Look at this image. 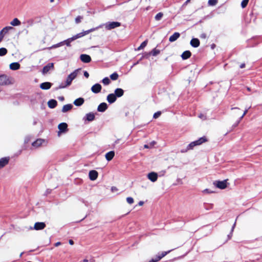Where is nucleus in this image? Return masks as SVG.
Returning <instances> with one entry per match:
<instances>
[{"instance_id":"13","label":"nucleus","mask_w":262,"mask_h":262,"mask_svg":"<svg viewBox=\"0 0 262 262\" xmlns=\"http://www.w3.org/2000/svg\"><path fill=\"white\" fill-rule=\"evenodd\" d=\"M117 98L114 93H111L107 95L106 100L110 104H112L116 101Z\"/></svg>"},{"instance_id":"53","label":"nucleus","mask_w":262,"mask_h":262,"mask_svg":"<svg viewBox=\"0 0 262 262\" xmlns=\"http://www.w3.org/2000/svg\"><path fill=\"white\" fill-rule=\"evenodd\" d=\"M188 150V149H187V147H186V149H181L180 151L182 153H185V152H187Z\"/></svg>"},{"instance_id":"24","label":"nucleus","mask_w":262,"mask_h":262,"mask_svg":"<svg viewBox=\"0 0 262 262\" xmlns=\"http://www.w3.org/2000/svg\"><path fill=\"white\" fill-rule=\"evenodd\" d=\"M48 105L50 108H54L57 106V102L55 99H50L48 102Z\"/></svg>"},{"instance_id":"29","label":"nucleus","mask_w":262,"mask_h":262,"mask_svg":"<svg viewBox=\"0 0 262 262\" xmlns=\"http://www.w3.org/2000/svg\"><path fill=\"white\" fill-rule=\"evenodd\" d=\"M84 35H85V33L84 31H83L82 32H80V33H78L76 35H74L73 36H72L71 37L72 38L71 40H73L74 41V40H76V39H77L78 38H79L80 37H83Z\"/></svg>"},{"instance_id":"62","label":"nucleus","mask_w":262,"mask_h":262,"mask_svg":"<svg viewBox=\"0 0 262 262\" xmlns=\"http://www.w3.org/2000/svg\"><path fill=\"white\" fill-rule=\"evenodd\" d=\"M60 245V242H57L55 244V246H57L58 245Z\"/></svg>"},{"instance_id":"41","label":"nucleus","mask_w":262,"mask_h":262,"mask_svg":"<svg viewBox=\"0 0 262 262\" xmlns=\"http://www.w3.org/2000/svg\"><path fill=\"white\" fill-rule=\"evenodd\" d=\"M159 53L160 51L159 50H157L156 49H154L151 52V55L154 56H157Z\"/></svg>"},{"instance_id":"25","label":"nucleus","mask_w":262,"mask_h":262,"mask_svg":"<svg viewBox=\"0 0 262 262\" xmlns=\"http://www.w3.org/2000/svg\"><path fill=\"white\" fill-rule=\"evenodd\" d=\"M115 156V151H110L107 152L105 154V158L108 161H110L113 159L114 157Z\"/></svg>"},{"instance_id":"23","label":"nucleus","mask_w":262,"mask_h":262,"mask_svg":"<svg viewBox=\"0 0 262 262\" xmlns=\"http://www.w3.org/2000/svg\"><path fill=\"white\" fill-rule=\"evenodd\" d=\"M180 36V34L179 32L174 33L169 38V41L171 42L175 41Z\"/></svg>"},{"instance_id":"44","label":"nucleus","mask_w":262,"mask_h":262,"mask_svg":"<svg viewBox=\"0 0 262 262\" xmlns=\"http://www.w3.org/2000/svg\"><path fill=\"white\" fill-rule=\"evenodd\" d=\"M161 115V112L160 111H158L157 112H156L154 115H153V118L154 119H157L159 117H160V116Z\"/></svg>"},{"instance_id":"49","label":"nucleus","mask_w":262,"mask_h":262,"mask_svg":"<svg viewBox=\"0 0 262 262\" xmlns=\"http://www.w3.org/2000/svg\"><path fill=\"white\" fill-rule=\"evenodd\" d=\"M204 193H213V191H211L210 189H205L203 190V191Z\"/></svg>"},{"instance_id":"27","label":"nucleus","mask_w":262,"mask_h":262,"mask_svg":"<svg viewBox=\"0 0 262 262\" xmlns=\"http://www.w3.org/2000/svg\"><path fill=\"white\" fill-rule=\"evenodd\" d=\"M20 68V64L18 62H12L10 64V69L12 70H17Z\"/></svg>"},{"instance_id":"9","label":"nucleus","mask_w":262,"mask_h":262,"mask_svg":"<svg viewBox=\"0 0 262 262\" xmlns=\"http://www.w3.org/2000/svg\"><path fill=\"white\" fill-rule=\"evenodd\" d=\"M98 173L95 170H92L89 171V176L91 181H95L98 178Z\"/></svg>"},{"instance_id":"56","label":"nucleus","mask_w":262,"mask_h":262,"mask_svg":"<svg viewBox=\"0 0 262 262\" xmlns=\"http://www.w3.org/2000/svg\"><path fill=\"white\" fill-rule=\"evenodd\" d=\"M240 68L242 69L245 67V63H242L240 66Z\"/></svg>"},{"instance_id":"61","label":"nucleus","mask_w":262,"mask_h":262,"mask_svg":"<svg viewBox=\"0 0 262 262\" xmlns=\"http://www.w3.org/2000/svg\"><path fill=\"white\" fill-rule=\"evenodd\" d=\"M119 139H117L115 141V144H118L119 143Z\"/></svg>"},{"instance_id":"64","label":"nucleus","mask_w":262,"mask_h":262,"mask_svg":"<svg viewBox=\"0 0 262 262\" xmlns=\"http://www.w3.org/2000/svg\"><path fill=\"white\" fill-rule=\"evenodd\" d=\"M88 260L86 259H84L83 260V262H88Z\"/></svg>"},{"instance_id":"35","label":"nucleus","mask_w":262,"mask_h":262,"mask_svg":"<svg viewBox=\"0 0 262 262\" xmlns=\"http://www.w3.org/2000/svg\"><path fill=\"white\" fill-rule=\"evenodd\" d=\"M147 44V40H146L142 42L140 46L138 48L137 50H140L141 49H143L144 48H145Z\"/></svg>"},{"instance_id":"7","label":"nucleus","mask_w":262,"mask_h":262,"mask_svg":"<svg viewBox=\"0 0 262 262\" xmlns=\"http://www.w3.org/2000/svg\"><path fill=\"white\" fill-rule=\"evenodd\" d=\"M14 28L11 26H7L4 27L1 31H0V42L3 39V38L5 35L8 32V31L10 30H12Z\"/></svg>"},{"instance_id":"36","label":"nucleus","mask_w":262,"mask_h":262,"mask_svg":"<svg viewBox=\"0 0 262 262\" xmlns=\"http://www.w3.org/2000/svg\"><path fill=\"white\" fill-rule=\"evenodd\" d=\"M102 82L105 85H108L110 82H111V80L110 79H109L108 77H106L105 78H104L102 80Z\"/></svg>"},{"instance_id":"45","label":"nucleus","mask_w":262,"mask_h":262,"mask_svg":"<svg viewBox=\"0 0 262 262\" xmlns=\"http://www.w3.org/2000/svg\"><path fill=\"white\" fill-rule=\"evenodd\" d=\"M126 201L129 204H132L134 203V199L132 197H127Z\"/></svg>"},{"instance_id":"48","label":"nucleus","mask_w":262,"mask_h":262,"mask_svg":"<svg viewBox=\"0 0 262 262\" xmlns=\"http://www.w3.org/2000/svg\"><path fill=\"white\" fill-rule=\"evenodd\" d=\"M199 117L202 119L203 120H205L207 119V117L205 115H204V114H201L199 115Z\"/></svg>"},{"instance_id":"8","label":"nucleus","mask_w":262,"mask_h":262,"mask_svg":"<svg viewBox=\"0 0 262 262\" xmlns=\"http://www.w3.org/2000/svg\"><path fill=\"white\" fill-rule=\"evenodd\" d=\"M102 89V86L100 84L97 83L95 84H94L91 87V91L93 93L95 94H97L100 92L101 90Z\"/></svg>"},{"instance_id":"42","label":"nucleus","mask_w":262,"mask_h":262,"mask_svg":"<svg viewBox=\"0 0 262 262\" xmlns=\"http://www.w3.org/2000/svg\"><path fill=\"white\" fill-rule=\"evenodd\" d=\"M248 2L249 0H243V1L241 3V7L243 8H245L247 6Z\"/></svg>"},{"instance_id":"37","label":"nucleus","mask_w":262,"mask_h":262,"mask_svg":"<svg viewBox=\"0 0 262 262\" xmlns=\"http://www.w3.org/2000/svg\"><path fill=\"white\" fill-rule=\"evenodd\" d=\"M163 15V13L159 12L156 14V15L155 17V18L156 20H158V21L160 20L161 19V18L162 17Z\"/></svg>"},{"instance_id":"63","label":"nucleus","mask_w":262,"mask_h":262,"mask_svg":"<svg viewBox=\"0 0 262 262\" xmlns=\"http://www.w3.org/2000/svg\"><path fill=\"white\" fill-rule=\"evenodd\" d=\"M190 0H187L185 3H184V5H186L188 2H189Z\"/></svg>"},{"instance_id":"30","label":"nucleus","mask_w":262,"mask_h":262,"mask_svg":"<svg viewBox=\"0 0 262 262\" xmlns=\"http://www.w3.org/2000/svg\"><path fill=\"white\" fill-rule=\"evenodd\" d=\"M21 24V22L20 21V20L17 18H15L13 19L12 21H11L10 23V24L12 26H19Z\"/></svg>"},{"instance_id":"58","label":"nucleus","mask_w":262,"mask_h":262,"mask_svg":"<svg viewBox=\"0 0 262 262\" xmlns=\"http://www.w3.org/2000/svg\"><path fill=\"white\" fill-rule=\"evenodd\" d=\"M144 204V202L143 201H140L138 203L139 206H142Z\"/></svg>"},{"instance_id":"14","label":"nucleus","mask_w":262,"mask_h":262,"mask_svg":"<svg viewBox=\"0 0 262 262\" xmlns=\"http://www.w3.org/2000/svg\"><path fill=\"white\" fill-rule=\"evenodd\" d=\"M46 227V224L43 222H36L34 226V229L39 230L43 229Z\"/></svg>"},{"instance_id":"47","label":"nucleus","mask_w":262,"mask_h":262,"mask_svg":"<svg viewBox=\"0 0 262 262\" xmlns=\"http://www.w3.org/2000/svg\"><path fill=\"white\" fill-rule=\"evenodd\" d=\"M98 28V27L96 28H92V29H89V30H88L85 31H84V32H85V35H87V34H88L89 33H90V32H93V31H95V30H96Z\"/></svg>"},{"instance_id":"6","label":"nucleus","mask_w":262,"mask_h":262,"mask_svg":"<svg viewBox=\"0 0 262 262\" xmlns=\"http://www.w3.org/2000/svg\"><path fill=\"white\" fill-rule=\"evenodd\" d=\"M10 84H11V81L7 75H0V85H7Z\"/></svg>"},{"instance_id":"5","label":"nucleus","mask_w":262,"mask_h":262,"mask_svg":"<svg viewBox=\"0 0 262 262\" xmlns=\"http://www.w3.org/2000/svg\"><path fill=\"white\" fill-rule=\"evenodd\" d=\"M213 184L217 188L221 189H225L227 186V180L223 181H215L213 182Z\"/></svg>"},{"instance_id":"20","label":"nucleus","mask_w":262,"mask_h":262,"mask_svg":"<svg viewBox=\"0 0 262 262\" xmlns=\"http://www.w3.org/2000/svg\"><path fill=\"white\" fill-rule=\"evenodd\" d=\"M124 91L121 88H117L115 89L114 91V94L115 95L117 98H119L122 97L124 94Z\"/></svg>"},{"instance_id":"22","label":"nucleus","mask_w":262,"mask_h":262,"mask_svg":"<svg viewBox=\"0 0 262 262\" xmlns=\"http://www.w3.org/2000/svg\"><path fill=\"white\" fill-rule=\"evenodd\" d=\"M83 119L88 121H92L95 119V115L93 113H89L85 115Z\"/></svg>"},{"instance_id":"46","label":"nucleus","mask_w":262,"mask_h":262,"mask_svg":"<svg viewBox=\"0 0 262 262\" xmlns=\"http://www.w3.org/2000/svg\"><path fill=\"white\" fill-rule=\"evenodd\" d=\"M83 18V17L82 16H78L76 18H75V23L76 24H79V23L81 22V19Z\"/></svg>"},{"instance_id":"34","label":"nucleus","mask_w":262,"mask_h":262,"mask_svg":"<svg viewBox=\"0 0 262 262\" xmlns=\"http://www.w3.org/2000/svg\"><path fill=\"white\" fill-rule=\"evenodd\" d=\"M7 50L5 48H0V56H3L7 53Z\"/></svg>"},{"instance_id":"16","label":"nucleus","mask_w":262,"mask_h":262,"mask_svg":"<svg viewBox=\"0 0 262 262\" xmlns=\"http://www.w3.org/2000/svg\"><path fill=\"white\" fill-rule=\"evenodd\" d=\"M58 128L60 132L64 133L68 130V124L65 122L60 123L58 125Z\"/></svg>"},{"instance_id":"12","label":"nucleus","mask_w":262,"mask_h":262,"mask_svg":"<svg viewBox=\"0 0 262 262\" xmlns=\"http://www.w3.org/2000/svg\"><path fill=\"white\" fill-rule=\"evenodd\" d=\"M147 178L152 182H155L157 180L158 174L155 172H151L148 174Z\"/></svg>"},{"instance_id":"19","label":"nucleus","mask_w":262,"mask_h":262,"mask_svg":"<svg viewBox=\"0 0 262 262\" xmlns=\"http://www.w3.org/2000/svg\"><path fill=\"white\" fill-rule=\"evenodd\" d=\"M190 44L193 48H198L200 45V42L198 38H193L190 40Z\"/></svg>"},{"instance_id":"15","label":"nucleus","mask_w":262,"mask_h":262,"mask_svg":"<svg viewBox=\"0 0 262 262\" xmlns=\"http://www.w3.org/2000/svg\"><path fill=\"white\" fill-rule=\"evenodd\" d=\"M10 158L9 157H4L0 159V169L3 168L8 164Z\"/></svg>"},{"instance_id":"51","label":"nucleus","mask_w":262,"mask_h":262,"mask_svg":"<svg viewBox=\"0 0 262 262\" xmlns=\"http://www.w3.org/2000/svg\"><path fill=\"white\" fill-rule=\"evenodd\" d=\"M83 75H84V77H86V78H89V73H88L87 71H84V72H83Z\"/></svg>"},{"instance_id":"54","label":"nucleus","mask_w":262,"mask_h":262,"mask_svg":"<svg viewBox=\"0 0 262 262\" xmlns=\"http://www.w3.org/2000/svg\"><path fill=\"white\" fill-rule=\"evenodd\" d=\"M58 99L60 101H63L64 98V97H63V96H60L58 97Z\"/></svg>"},{"instance_id":"40","label":"nucleus","mask_w":262,"mask_h":262,"mask_svg":"<svg viewBox=\"0 0 262 262\" xmlns=\"http://www.w3.org/2000/svg\"><path fill=\"white\" fill-rule=\"evenodd\" d=\"M204 207L206 210H209V209H212L213 208V205L211 204L205 203L204 204Z\"/></svg>"},{"instance_id":"10","label":"nucleus","mask_w":262,"mask_h":262,"mask_svg":"<svg viewBox=\"0 0 262 262\" xmlns=\"http://www.w3.org/2000/svg\"><path fill=\"white\" fill-rule=\"evenodd\" d=\"M80 60L84 63H89L91 61V57L90 55L87 54H81L80 56Z\"/></svg>"},{"instance_id":"11","label":"nucleus","mask_w":262,"mask_h":262,"mask_svg":"<svg viewBox=\"0 0 262 262\" xmlns=\"http://www.w3.org/2000/svg\"><path fill=\"white\" fill-rule=\"evenodd\" d=\"M108 108V105L105 102L101 103L97 107V111L99 112H104Z\"/></svg>"},{"instance_id":"59","label":"nucleus","mask_w":262,"mask_h":262,"mask_svg":"<svg viewBox=\"0 0 262 262\" xmlns=\"http://www.w3.org/2000/svg\"><path fill=\"white\" fill-rule=\"evenodd\" d=\"M139 61H138L137 62H136L134 63L133 64V65L132 66V67H131V68H132L134 66H135L137 65V64H138V63H139Z\"/></svg>"},{"instance_id":"50","label":"nucleus","mask_w":262,"mask_h":262,"mask_svg":"<svg viewBox=\"0 0 262 262\" xmlns=\"http://www.w3.org/2000/svg\"><path fill=\"white\" fill-rule=\"evenodd\" d=\"M248 109H246V110L244 111V112L243 114V115L241 116V117L239 118H240V120H242V118L244 117V116H245V115L247 113V112H248Z\"/></svg>"},{"instance_id":"17","label":"nucleus","mask_w":262,"mask_h":262,"mask_svg":"<svg viewBox=\"0 0 262 262\" xmlns=\"http://www.w3.org/2000/svg\"><path fill=\"white\" fill-rule=\"evenodd\" d=\"M53 63H49L43 68L42 70V73L43 74H47L51 69L53 68Z\"/></svg>"},{"instance_id":"57","label":"nucleus","mask_w":262,"mask_h":262,"mask_svg":"<svg viewBox=\"0 0 262 262\" xmlns=\"http://www.w3.org/2000/svg\"><path fill=\"white\" fill-rule=\"evenodd\" d=\"M241 120H240V119H239V120L236 123H234V125L233 126L234 127L238 125V124L239 123Z\"/></svg>"},{"instance_id":"3","label":"nucleus","mask_w":262,"mask_h":262,"mask_svg":"<svg viewBox=\"0 0 262 262\" xmlns=\"http://www.w3.org/2000/svg\"><path fill=\"white\" fill-rule=\"evenodd\" d=\"M120 26L121 23L118 21L107 22L104 24L105 29L108 30H112Z\"/></svg>"},{"instance_id":"4","label":"nucleus","mask_w":262,"mask_h":262,"mask_svg":"<svg viewBox=\"0 0 262 262\" xmlns=\"http://www.w3.org/2000/svg\"><path fill=\"white\" fill-rule=\"evenodd\" d=\"M171 250L168 251L162 252L161 253H159L155 257L151 258L149 262H157L162 259L163 257L166 255L168 253L171 252Z\"/></svg>"},{"instance_id":"32","label":"nucleus","mask_w":262,"mask_h":262,"mask_svg":"<svg viewBox=\"0 0 262 262\" xmlns=\"http://www.w3.org/2000/svg\"><path fill=\"white\" fill-rule=\"evenodd\" d=\"M71 39H72V38L70 37V38H68L66 40L62 41L63 45H66L68 47H70L71 42L73 41V40H71Z\"/></svg>"},{"instance_id":"18","label":"nucleus","mask_w":262,"mask_h":262,"mask_svg":"<svg viewBox=\"0 0 262 262\" xmlns=\"http://www.w3.org/2000/svg\"><path fill=\"white\" fill-rule=\"evenodd\" d=\"M52 83L50 82H42L40 84V88L42 90H47L51 88Z\"/></svg>"},{"instance_id":"39","label":"nucleus","mask_w":262,"mask_h":262,"mask_svg":"<svg viewBox=\"0 0 262 262\" xmlns=\"http://www.w3.org/2000/svg\"><path fill=\"white\" fill-rule=\"evenodd\" d=\"M217 3V0H209L208 4L209 6H215Z\"/></svg>"},{"instance_id":"21","label":"nucleus","mask_w":262,"mask_h":262,"mask_svg":"<svg viewBox=\"0 0 262 262\" xmlns=\"http://www.w3.org/2000/svg\"><path fill=\"white\" fill-rule=\"evenodd\" d=\"M84 99L82 97H80L75 99L73 103L76 106H80L84 103Z\"/></svg>"},{"instance_id":"33","label":"nucleus","mask_w":262,"mask_h":262,"mask_svg":"<svg viewBox=\"0 0 262 262\" xmlns=\"http://www.w3.org/2000/svg\"><path fill=\"white\" fill-rule=\"evenodd\" d=\"M119 75L117 72H114L110 75V78L112 80H116L118 78Z\"/></svg>"},{"instance_id":"52","label":"nucleus","mask_w":262,"mask_h":262,"mask_svg":"<svg viewBox=\"0 0 262 262\" xmlns=\"http://www.w3.org/2000/svg\"><path fill=\"white\" fill-rule=\"evenodd\" d=\"M200 37L203 39H205L207 37V35L205 33H202L200 35Z\"/></svg>"},{"instance_id":"28","label":"nucleus","mask_w":262,"mask_h":262,"mask_svg":"<svg viewBox=\"0 0 262 262\" xmlns=\"http://www.w3.org/2000/svg\"><path fill=\"white\" fill-rule=\"evenodd\" d=\"M72 108L73 105L71 104L64 105L62 108V112L63 113L67 112L68 111L71 110Z\"/></svg>"},{"instance_id":"43","label":"nucleus","mask_w":262,"mask_h":262,"mask_svg":"<svg viewBox=\"0 0 262 262\" xmlns=\"http://www.w3.org/2000/svg\"><path fill=\"white\" fill-rule=\"evenodd\" d=\"M235 225H236V222H235L234 224L233 225L230 234L228 235V238H230L232 236V232H233L234 229L235 227Z\"/></svg>"},{"instance_id":"2","label":"nucleus","mask_w":262,"mask_h":262,"mask_svg":"<svg viewBox=\"0 0 262 262\" xmlns=\"http://www.w3.org/2000/svg\"><path fill=\"white\" fill-rule=\"evenodd\" d=\"M206 141L207 139L205 137H201L198 140L189 143L187 146V149L188 150L192 149L194 146L200 145Z\"/></svg>"},{"instance_id":"55","label":"nucleus","mask_w":262,"mask_h":262,"mask_svg":"<svg viewBox=\"0 0 262 262\" xmlns=\"http://www.w3.org/2000/svg\"><path fill=\"white\" fill-rule=\"evenodd\" d=\"M69 243L71 245H73L74 244V241L72 239H70Z\"/></svg>"},{"instance_id":"38","label":"nucleus","mask_w":262,"mask_h":262,"mask_svg":"<svg viewBox=\"0 0 262 262\" xmlns=\"http://www.w3.org/2000/svg\"><path fill=\"white\" fill-rule=\"evenodd\" d=\"M62 45H63V42H62V41H61L57 44L52 46L51 47L49 48V49H55V48H58Z\"/></svg>"},{"instance_id":"26","label":"nucleus","mask_w":262,"mask_h":262,"mask_svg":"<svg viewBox=\"0 0 262 262\" xmlns=\"http://www.w3.org/2000/svg\"><path fill=\"white\" fill-rule=\"evenodd\" d=\"M191 55V53L190 51L187 50L184 51L181 55V57L183 60L188 59Z\"/></svg>"},{"instance_id":"60","label":"nucleus","mask_w":262,"mask_h":262,"mask_svg":"<svg viewBox=\"0 0 262 262\" xmlns=\"http://www.w3.org/2000/svg\"><path fill=\"white\" fill-rule=\"evenodd\" d=\"M144 147L145 148H149V146L147 144H145V145H144Z\"/></svg>"},{"instance_id":"1","label":"nucleus","mask_w":262,"mask_h":262,"mask_svg":"<svg viewBox=\"0 0 262 262\" xmlns=\"http://www.w3.org/2000/svg\"><path fill=\"white\" fill-rule=\"evenodd\" d=\"M79 69L75 70L70 74H69L64 83H61L59 84L58 88L56 90L64 89L72 84V81L76 78L78 73Z\"/></svg>"},{"instance_id":"31","label":"nucleus","mask_w":262,"mask_h":262,"mask_svg":"<svg viewBox=\"0 0 262 262\" xmlns=\"http://www.w3.org/2000/svg\"><path fill=\"white\" fill-rule=\"evenodd\" d=\"M42 143V139H37L35 141L33 142L32 144L33 146L34 147H38L40 145H41Z\"/></svg>"}]
</instances>
